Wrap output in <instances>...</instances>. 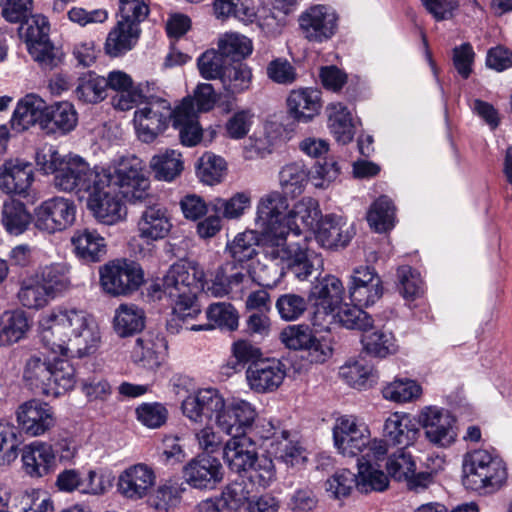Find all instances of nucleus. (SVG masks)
I'll return each instance as SVG.
<instances>
[{
    "label": "nucleus",
    "mask_w": 512,
    "mask_h": 512,
    "mask_svg": "<svg viewBox=\"0 0 512 512\" xmlns=\"http://www.w3.org/2000/svg\"><path fill=\"white\" fill-rule=\"evenodd\" d=\"M285 208L284 199L278 194H265L257 204L255 227L262 234V259L250 265V276L252 282L263 287L276 286L286 274L285 263L291 256V246L287 244L289 226L277 218Z\"/></svg>",
    "instance_id": "1"
},
{
    "label": "nucleus",
    "mask_w": 512,
    "mask_h": 512,
    "mask_svg": "<svg viewBox=\"0 0 512 512\" xmlns=\"http://www.w3.org/2000/svg\"><path fill=\"white\" fill-rule=\"evenodd\" d=\"M42 344L53 353L89 356L99 347L101 336L94 319L83 310L56 308L40 321Z\"/></svg>",
    "instance_id": "2"
},
{
    "label": "nucleus",
    "mask_w": 512,
    "mask_h": 512,
    "mask_svg": "<svg viewBox=\"0 0 512 512\" xmlns=\"http://www.w3.org/2000/svg\"><path fill=\"white\" fill-rule=\"evenodd\" d=\"M204 278V270L194 261L173 264L162 278L159 289L170 300L177 317L194 318L200 313L197 295L204 288Z\"/></svg>",
    "instance_id": "3"
},
{
    "label": "nucleus",
    "mask_w": 512,
    "mask_h": 512,
    "mask_svg": "<svg viewBox=\"0 0 512 512\" xmlns=\"http://www.w3.org/2000/svg\"><path fill=\"white\" fill-rule=\"evenodd\" d=\"M257 435H242L228 440L223 458L229 469L243 482L254 487L266 488L275 480V466L271 458L258 455Z\"/></svg>",
    "instance_id": "4"
},
{
    "label": "nucleus",
    "mask_w": 512,
    "mask_h": 512,
    "mask_svg": "<svg viewBox=\"0 0 512 512\" xmlns=\"http://www.w3.org/2000/svg\"><path fill=\"white\" fill-rule=\"evenodd\" d=\"M23 379L36 394L58 397L73 389L75 369L66 359L49 356L42 352L30 355L24 366Z\"/></svg>",
    "instance_id": "5"
},
{
    "label": "nucleus",
    "mask_w": 512,
    "mask_h": 512,
    "mask_svg": "<svg viewBox=\"0 0 512 512\" xmlns=\"http://www.w3.org/2000/svg\"><path fill=\"white\" fill-rule=\"evenodd\" d=\"M462 482L465 488L483 494L498 491L507 481L505 463L486 450H475L464 456Z\"/></svg>",
    "instance_id": "6"
},
{
    "label": "nucleus",
    "mask_w": 512,
    "mask_h": 512,
    "mask_svg": "<svg viewBox=\"0 0 512 512\" xmlns=\"http://www.w3.org/2000/svg\"><path fill=\"white\" fill-rule=\"evenodd\" d=\"M101 175H107L111 188L118 187L122 196L131 204L139 201L151 202L149 180L143 173L142 161L135 157H123L117 164L101 168Z\"/></svg>",
    "instance_id": "7"
},
{
    "label": "nucleus",
    "mask_w": 512,
    "mask_h": 512,
    "mask_svg": "<svg viewBox=\"0 0 512 512\" xmlns=\"http://www.w3.org/2000/svg\"><path fill=\"white\" fill-rule=\"evenodd\" d=\"M139 101L142 106L134 113L138 138L151 143L168 128L170 122L173 123L176 107L173 109L167 99L151 94L149 84Z\"/></svg>",
    "instance_id": "8"
},
{
    "label": "nucleus",
    "mask_w": 512,
    "mask_h": 512,
    "mask_svg": "<svg viewBox=\"0 0 512 512\" xmlns=\"http://www.w3.org/2000/svg\"><path fill=\"white\" fill-rule=\"evenodd\" d=\"M19 36L24 39L28 52L43 70H53L62 63V52L49 40V24L46 17L34 15L19 27Z\"/></svg>",
    "instance_id": "9"
},
{
    "label": "nucleus",
    "mask_w": 512,
    "mask_h": 512,
    "mask_svg": "<svg viewBox=\"0 0 512 512\" xmlns=\"http://www.w3.org/2000/svg\"><path fill=\"white\" fill-rule=\"evenodd\" d=\"M109 182L107 175H101V169L90 165L77 155H66L58 174L54 177V186L64 192H86Z\"/></svg>",
    "instance_id": "10"
},
{
    "label": "nucleus",
    "mask_w": 512,
    "mask_h": 512,
    "mask_svg": "<svg viewBox=\"0 0 512 512\" xmlns=\"http://www.w3.org/2000/svg\"><path fill=\"white\" fill-rule=\"evenodd\" d=\"M144 281L141 266L134 261H117L100 269V283L104 291L118 296L136 291Z\"/></svg>",
    "instance_id": "11"
},
{
    "label": "nucleus",
    "mask_w": 512,
    "mask_h": 512,
    "mask_svg": "<svg viewBox=\"0 0 512 512\" xmlns=\"http://www.w3.org/2000/svg\"><path fill=\"white\" fill-rule=\"evenodd\" d=\"M333 442L337 451L345 457H355L368 443V426L355 415L338 416L332 428Z\"/></svg>",
    "instance_id": "12"
},
{
    "label": "nucleus",
    "mask_w": 512,
    "mask_h": 512,
    "mask_svg": "<svg viewBox=\"0 0 512 512\" xmlns=\"http://www.w3.org/2000/svg\"><path fill=\"white\" fill-rule=\"evenodd\" d=\"M76 206L68 198L56 196L43 201L34 209V226L47 233L63 231L75 220Z\"/></svg>",
    "instance_id": "13"
},
{
    "label": "nucleus",
    "mask_w": 512,
    "mask_h": 512,
    "mask_svg": "<svg viewBox=\"0 0 512 512\" xmlns=\"http://www.w3.org/2000/svg\"><path fill=\"white\" fill-rule=\"evenodd\" d=\"M255 417V409L250 403L244 400H234L230 404H225L214 421L222 432L235 438L242 437V435L258 434V426L253 425Z\"/></svg>",
    "instance_id": "14"
},
{
    "label": "nucleus",
    "mask_w": 512,
    "mask_h": 512,
    "mask_svg": "<svg viewBox=\"0 0 512 512\" xmlns=\"http://www.w3.org/2000/svg\"><path fill=\"white\" fill-rule=\"evenodd\" d=\"M419 423L429 442L438 447H449L457 438L456 419L446 409L436 406L423 408L419 414Z\"/></svg>",
    "instance_id": "15"
},
{
    "label": "nucleus",
    "mask_w": 512,
    "mask_h": 512,
    "mask_svg": "<svg viewBox=\"0 0 512 512\" xmlns=\"http://www.w3.org/2000/svg\"><path fill=\"white\" fill-rule=\"evenodd\" d=\"M280 339L289 349L301 350L310 363H323L330 355L331 348L327 343L317 339L313 331L306 325H291L283 329Z\"/></svg>",
    "instance_id": "16"
},
{
    "label": "nucleus",
    "mask_w": 512,
    "mask_h": 512,
    "mask_svg": "<svg viewBox=\"0 0 512 512\" xmlns=\"http://www.w3.org/2000/svg\"><path fill=\"white\" fill-rule=\"evenodd\" d=\"M250 282V265L226 260L215 271L214 278L208 285L207 290L212 296L224 297L241 292Z\"/></svg>",
    "instance_id": "17"
},
{
    "label": "nucleus",
    "mask_w": 512,
    "mask_h": 512,
    "mask_svg": "<svg viewBox=\"0 0 512 512\" xmlns=\"http://www.w3.org/2000/svg\"><path fill=\"white\" fill-rule=\"evenodd\" d=\"M88 209L102 224L114 225L126 217V207L107 184L99 185L88 194Z\"/></svg>",
    "instance_id": "18"
},
{
    "label": "nucleus",
    "mask_w": 512,
    "mask_h": 512,
    "mask_svg": "<svg viewBox=\"0 0 512 512\" xmlns=\"http://www.w3.org/2000/svg\"><path fill=\"white\" fill-rule=\"evenodd\" d=\"M348 291L353 303L360 306L373 305L382 297V280L374 268L359 266L353 270Z\"/></svg>",
    "instance_id": "19"
},
{
    "label": "nucleus",
    "mask_w": 512,
    "mask_h": 512,
    "mask_svg": "<svg viewBox=\"0 0 512 512\" xmlns=\"http://www.w3.org/2000/svg\"><path fill=\"white\" fill-rule=\"evenodd\" d=\"M144 206L138 221V232L142 239L157 241L164 239L172 228V222L168 210L151 195V202L139 201Z\"/></svg>",
    "instance_id": "20"
},
{
    "label": "nucleus",
    "mask_w": 512,
    "mask_h": 512,
    "mask_svg": "<svg viewBox=\"0 0 512 512\" xmlns=\"http://www.w3.org/2000/svg\"><path fill=\"white\" fill-rule=\"evenodd\" d=\"M17 422L23 432L39 436L50 430L56 422L53 408L39 400H29L19 406Z\"/></svg>",
    "instance_id": "21"
},
{
    "label": "nucleus",
    "mask_w": 512,
    "mask_h": 512,
    "mask_svg": "<svg viewBox=\"0 0 512 512\" xmlns=\"http://www.w3.org/2000/svg\"><path fill=\"white\" fill-rule=\"evenodd\" d=\"M299 26L308 41L320 43L334 35L336 16L326 6L316 5L300 15Z\"/></svg>",
    "instance_id": "22"
},
{
    "label": "nucleus",
    "mask_w": 512,
    "mask_h": 512,
    "mask_svg": "<svg viewBox=\"0 0 512 512\" xmlns=\"http://www.w3.org/2000/svg\"><path fill=\"white\" fill-rule=\"evenodd\" d=\"M183 478L195 489H213L223 479L222 465L217 458L198 456L183 468Z\"/></svg>",
    "instance_id": "23"
},
{
    "label": "nucleus",
    "mask_w": 512,
    "mask_h": 512,
    "mask_svg": "<svg viewBox=\"0 0 512 512\" xmlns=\"http://www.w3.org/2000/svg\"><path fill=\"white\" fill-rule=\"evenodd\" d=\"M344 287L339 278L334 275H325L317 278L310 289L309 299L316 306L315 318L323 319L336 311L342 303Z\"/></svg>",
    "instance_id": "24"
},
{
    "label": "nucleus",
    "mask_w": 512,
    "mask_h": 512,
    "mask_svg": "<svg viewBox=\"0 0 512 512\" xmlns=\"http://www.w3.org/2000/svg\"><path fill=\"white\" fill-rule=\"evenodd\" d=\"M226 402L218 390L208 388L199 390L182 402L183 414L191 421L202 423L204 419H216Z\"/></svg>",
    "instance_id": "25"
},
{
    "label": "nucleus",
    "mask_w": 512,
    "mask_h": 512,
    "mask_svg": "<svg viewBox=\"0 0 512 512\" xmlns=\"http://www.w3.org/2000/svg\"><path fill=\"white\" fill-rule=\"evenodd\" d=\"M286 376L285 365L276 358H264L248 366L246 377L250 388L259 393L272 392Z\"/></svg>",
    "instance_id": "26"
},
{
    "label": "nucleus",
    "mask_w": 512,
    "mask_h": 512,
    "mask_svg": "<svg viewBox=\"0 0 512 512\" xmlns=\"http://www.w3.org/2000/svg\"><path fill=\"white\" fill-rule=\"evenodd\" d=\"M269 194H278L284 199L286 208L281 211L277 218L281 224L289 226V233L291 231H294L296 234L300 233L296 219H300L303 225L311 230H315L323 219L319 203L314 198L304 197L294 205L292 210H288L289 204L287 198L282 193L272 191Z\"/></svg>",
    "instance_id": "27"
},
{
    "label": "nucleus",
    "mask_w": 512,
    "mask_h": 512,
    "mask_svg": "<svg viewBox=\"0 0 512 512\" xmlns=\"http://www.w3.org/2000/svg\"><path fill=\"white\" fill-rule=\"evenodd\" d=\"M167 342L155 333H145L138 337L131 352L132 361L140 368L156 371L165 360Z\"/></svg>",
    "instance_id": "28"
},
{
    "label": "nucleus",
    "mask_w": 512,
    "mask_h": 512,
    "mask_svg": "<svg viewBox=\"0 0 512 512\" xmlns=\"http://www.w3.org/2000/svg\"><path fill=\"white\" fill-rule=\"evenodd\" d=\"M194 99L186 97L176 106L173 127L179 131L182 145L193 147L200 143L203 129L198 122Z\"/></svg>",
    "instance_id": "29"
},
{
    "label": "nucleus",
    "mask_w": 512,
    "mask_h": 512,
    "mask_svg": "<svg viewBox=\"0 0 512 512\" xmlns=\"http://www.w3.org/2000/svg\"><path fill=\"white\" fill-rule=\"evenodd\" d=\"M33 180V168L30 163L18 159L8 160L0 167V189L7 194L26 193Z\"/></svg>",
    "instance_id": "30"
},
{
    "label": "nucleus",
    "mask_w": 512,
    "mask_h": 512,
    "mask_svg": "<svg viewBox=\"0 0 512 512\" xmlns=\"http://www.w3.org/2000/svg\"><path fill=\"white\" fill-rule=\"evenodd\" d=\"M23 470L32 478L49 474L55 466V453L48 443L35 441L22 449Z\"/></svg>",
    "instance_id": "31"
},
{
    "label": "nucleus",
    "mask_w": 512,
    "mask_h": 512,
    "mask_svg": "<svg viewBox=\"0 0 512 512\" xmlns=\"http://www.w3.org/2000/svg\"><path fill=\"white\" fill-rule=\"evenodd\" d=\"M315 230L317 242L330 249L345 247L355 235L353 225L335 215H326Z\"/></svg>",
    "instance_id": "32"
},
{
    "label": "nucleus",
    "mask_w": 512,
    "mask_h": 512,
    "mask_svg": "<svg viewBox=\"0 0 512 512\" xmlns=\"http://www.w3.org/2000/svg\"><path fill=\"white\" fill-rule=\"evenodd\" d=\"M154 482L152 469L144 464H136L121 473L118 487L126 498L137 500L147 495Z\"/></svg>",
    "instance_id": "33"
},
{
    "label": "nucleus",
    "mask_w": 512,
    "mask_h": 512,
    "mask_svg": "<svg viewBox=\"0 0 512 512\" xmlns=\"http://www.w3.org/2000/svg\"><path fill=\"white\" fill-rule=\"evenodd\" d=\"M78 113L74 105L68 101L56 102L47 108L41 130L46 134L65 135L75 129Z\"/></svg>",
    "instance_id": "34"
},
{
    "label": "nucleus",
    "mask_w": 512,
    "mask_h": 512,
    "mask_svg": "<svg viewBox=\"0 0 512 512\" xmlns=\"http://www.w3.org/2000/svg\"><path fill=\"white\" fill-rule=\"evenodd\" d=\"M417 423L408 414L393 413L384 423L383 433L387 441L393 445L407 448L416 441L419 435Z\"/></svg>",
    "instance_id": "35"
},
{
    "label": "nucleus",
    "mask_w": 512,
    "mask_h": 512,
    "mask_svg": "<svg viewBox=\"0 0 512 512\" xmlns=\"http://www.w3.org/2000/svg\"><path fill=\"white\" fill-rule=\"evenodd\" d=\"M320 91L311 88L290 92L287 98L289 115L298 122L311 121L320 111Z\"/></svg>",
    "instance_id": "36"
},
{
    "label": "nucleus",
    "mask_w": 512,
    "mask_h": 512,
    "mask_svg": "<svg viewBox=\"0 0 512 512\" xmlns=\"http://www.w3.org/2000/svg\"><path fill=\"white\" fill-rule=\"evenodd\" d=\"M47 108L46 102L38 95H26L18 102L13 113L11 119L13 128L24 131L35 124H38L41 128V122L44 120Z\"/></svg>",
    "instance_id": "37"
},
{
    "label": "nucleus",
    "mask_w": 512,
    "mask_h": 512,
    "mask_svg": "<svg viewBox=\"0 0 512 512\" xmlns=\"http://www.w3.org/2000/svg\"><path fill=\"white\" fill-rule=\"evenodd\" d=\"M71 243L76 256L84 262H99L106 255L105 239L95 230L75 231Z\"/></svg>",
    "instance_id": "38"
},
{
    "label": "nucleus",
    "mask_w": 512,
    "mask_h": 512,
    "mask_svg": "<svg viewBox=\"0 0 512 512\" xmlns=\"http://www.w3.org/2000/svg\"><path fill=\"white\" fill-rule=\"evenodd\" d=\"M261 238L262 234L258 227L255 230L238 233L226 245L227 260L238 264L251 265L252 259L257 255L256 246L261 249Z\"/></svg>",
    "instance_id": "39"
},
{
    "label": "nucleus",
    "mask_w": 512,
    "mask_h": 512,
    "mask_svg": "<svg viewBox=\"0 0 512 512\" xmlns=\"http://www.w3.org/2000/svg\"><path fill=\"white\" fill-rule=\"evenodd\" d=\"M105 80L107 89L119 92L118 99H114V106L122 111L129 110L133 103L141 99V95L146 90V86L139 88V91L134 90L130 75L119 70L111 71Z\"/></svg>",
    "instance_id": "40"
},
{
    "label": "nucleus",
    "mask_w": 512,
    "mask_h": 512,
    "mask_svg": "<svg viewBox=\"0 0 512 512\" xmlns=\"http://www.w3.org/2000/svg\"><path fill=\"white\" fill-rule=\"evenodd\" d=\"M29 321L23 310H7L0 315V347H8L23 339Z\"/></svg>",
    "instance_id": "41"
},
{
    "label": "nucleus",
    "mask_w": 512,
    "mask_h": 512,
    "mask_svg": "<svg viewBox=\"0 0 512 512\" xmlns=\"http://www.w3.org/2000/svg\"><path fill=\"white\" fill-rule=\"evenodd\" d=\"M140 32L139 27L126 25L124 21H118L106 38V53L112 57H118L130 51L137 43Z\"/></svg>",
    "instance_id": "42"
},
{
    "label": "nucleus",
    "mask_w": 512,
    "mask_h": 512,
    "mask_svg": "<svg viewBox=\"0 0 512 512\" xmlns=\"http://www.w3.org/2000/svg\"><path fill=\"white\" fill-rule=\"evenodd\" d=\"M114 330L120 337H129L142 331L145 313L135 304H121L115 311Z\"/></svg>",
    "instance_id": "43"
},
{
    "label": "nucleus",
    "mask_w": 512,
    "mask_h": 512,
    "mask_svg": "<svg viewBox=\"0 0 512 512\" xmlns=\"http://www.w3.org/2000/svg\"><path fill=\"white\" fill-rule=\"evenodd\" d=\"M328 127L335 139L347 144L352 141L355 130L350 111L342 103H332L327 107Z\"/></svg>",
    "instance_id": "44"
},
{
    "label": "nucleus",
    "mask_w": 512,
    "mask_h": 512,
    "mask_svg": "<svg viewBox=\"0 0 512 512\" xmlns=\"http://www.w3.org/2000/svg\"><path fill=\"white\" fill-rule=\"evenodd\" d=\"M322 258L309 249H293L291 256L285 263L286 272H290L299 280H306L312 273L322 268Z\"/></svg>",
    "instance_id": "45"
},
{
    "label": "nucleus",
    "mask_w": 512,
    "mask_h": 512,
    "mask_svg": "<svg viewBox=\"0 0 512 512\" xmlns=\"http://www.w3.org/2000/svg\"><path fill=\"white\" fill-rule=\"evenodd\" d=\"M75 96L82 103L96 104L107 97V83L105 77L95 72H88L80 76L75 88Z\"/></svg>",
    "instance_id": "46"
},
{
    "label": "nucleus",
    "mask_w": 512,
    "mask_h": 512,
    "mask_svg": "<svg viewBox=\"0 0 512 512\" xmlns=\"http://www.w3.org/2000/svg\"><path fill=\"white\" fill-rule=\"evenodd\" d=\"M220 81L227 96L241 94L250 88L252 71L243 63L228 64L221 74Z\"/></svg>",
    "instance_id": "47"
},
{
    "label": "nucleus",
    "mask_w": 512,
    "mask_h": 512,
    "mask_svg": "<svg viewBox=\"0 0 512 512\" xmlns=\"http://www.w3.org/2000/svg\"><path fill=\"white\" fill-rule=\"evenodd\" d=\"M150 168L156 179L170 182L183 170L181 154L173 149L160 152L151 158Z\"/></svg>",
    "instance_id": "48"
},
{
    "label": "nucleus",
    "mask_w": 512,
    "mask_h": 512,
    "mask_svg": "<svg viewBox=\"0 0 512 512\" xmlns=\"http://www.w3.org/2000/svg\"><path fill=\"white\" fill-rule=\"evenodd\" d=\"M327 317L331 318L330 323L337 321L347 329L366 332L373 326L372 317L356 303L354 305L340 304L336 311Z\"/></svg>",
    "instance_id": "49"
},
{
    "label": "nucleus",
    "mask_w": 512,
    "mask_h": 512,
    "mask_svg": "<svg viewBox=\"0 0 512 512\" xmlns=\"http://www.w3.org/2000/svg\"><path fill=\"white\" fill-rule=\"evenodd\" d=\"M32 216L26 206L17 200L5 201L2 207V224L13 235H20L28 228Z\"/></svg>",
    "instance_id": "50"
},
{
    "label": "nucleus",
    "mask_w": 512,
    "mask_h": 512,
    "mask_svg": "<svg viewBox=\"0 0 512 512\" xmlns=\"http://www.w3.org/2000/svg\"><path fill=\"white\" fill-rule=\"evenodd\" d=\"M309 171L301 162H292L283 166L279 172V183L283 193L300 195L309 180Z\"/></svg>",
    "instance_id": "51"
},
{
    "label": "nucleus",
    "mask_w": 512,
    "mask_h": 512,
    "mask_svg": "<svg viewBox=\"0 0 512 512\" xmlns=\"http://www.w3.org/2000/svg\"><path fill=\"white\" fill-rule=\"evenodd\" d=\"M361 343L367 354L379 358H385L398 350L393 333L383 329L364 334Z\"/></svg>",
    "instance_id": "52"
},
{
    "label": "nucleus",
    "mask_w": 512,
    "mask_h": 512,
    "mask_svg": "<svg viewBox=\"0 0 512 512\" xmlns=\"http://www.w3.org/2000/svg\"><path fill=\"white\" fill-rule=\"evenodd\" d=\"M209 206L215 214L226 219H238L250 208L251 194L249 192H237L229 199L215 198Z\"/></svg>",
    "instance_id": "53"
},
{
    "label": "nucleus",
    "mask_w": 512,
    "mask_h": 512,
    "mask_svg": "<svg viewBox=\"0 0 512 512\" xmlns=\"http://www.w3.org/2000/svg\"><path fill=\"white\" fill-rule=\"evenodd\" d=\"M69 269L64 264H52L45 266L38 276V279L44 286L51 298L69 289L71 281L69 278Z\"/></svg>",
    "instance_id": "54"
},
{
    "label": "nucleus",
    "mask_w": 512,
    "mask_h": 512,
    "mask_svg": "<svg viewBox=\"0 0 512 512\" xmlns=\"http://www.w3.org/2000/svg\"><path fill=\"white\" fill-rule=\"evenodd\" d=\"M17 297L22 306L36 310L45 307L52 299L38 277L24 279Z\"/></svg>",
    "instance_id": "55"
},
{
    "label": "nucleus",
    "mask_w": 512,
    "mask_h": 512,
    "mask_svg": "<svg viewBox=\"0 0 512 512\" xmlns=\"http://www.w3.org/2000/svg\"><path fill=\"white\" fill-rule=\"evenodd\" d=\"M340 376L351 387L362 389L376 380L373 367L364 359L349 361L340 368Z\"/></svg>",
    "instance_id": "56"
},
{
    "label": "nucleus",
    "mask_w": 512,
    "mask_h": 512,
    "mask_svg": "<svg viewBox=\"0 0 512 512\" xmlns=\"http://www.w3.org/2000/svg\"><path fill=\"white\" fill-rule=\"evenodd\" d=\"M261 350L246 340H238L232 345V355L227 361V368L233 372H239L248 364L252 366L258 361H262Z\"/></svg>",
    "instance_id": "57"
},
{
    "label": "nucleus",
    "mask_w": 512,
    "mask_h": 512,
    "mask_svg": "<svg viewBox=\"0 0 512 512\" xmlns=\"http://www.w3.org/2000/svg\"><path fill=\"white\" fill-rule=\"evenodd\" d=\"M358 466V480L357 488L361 492L367 493L370 490L383 491L388 487L387 475L378 468L374 467V464L370 462H357Z\"/></svg>",
    "instance_id": "58"
},
{
    "label": "nucleus",
    "mask_w": 512,
    "mask_h": 512,
    "mask_svg": "<svg viewBox=\"0 0 512 512\" xmlns=\"http://www.w3.org/2000/svg\"><path fill=\"white\" fill-rule=\"evenodd\" d=\"M367 221L376 232H385L393 227L394 207L386 196L378 198L371 206Z\"/></svg>",
    "instance_id": "59"
},
{
    "label": "nucleus",
    "mask_w": 512,
    "mask_h": 512,
    "mask_svg": "<svg viewBox=\"0 0 512 512\" xmlns=\"http://www.w3.org/2000/svg\"><path fill=\"white\" fill-rule=\"evenodd\" d=\"M226 171L225 160L212 153H205L197 167V175L200 180L208 185H215L222 181Z\"/></svg>",
    "instance_id": "60"
},
{
    "label": "nucleus",
    "mask_w": 512,
    "mask_h": 512,
    "mask_svg": "<svg viewBox=\"0 0 512 512\" xmlns=\"http://www.w3.org/2000/svg\"><path fill=\"white\" fill-rule=\"evenodd\" d=\"M218 47L225 59L230 58L234 63H241L252 52L251 41L239 34H227L220 40Z\"/></svg>",
    "instance_id": "61"
},
{
    "label": "nucleus",
    "mask_w": 512,
    "mask_h": 512,
    "mask_svg": "<svg viewBox=\"0 0 512 512\" xmlns=\"http://www.w3.org/2000/svg\"><path fill=\"white\" fill-rule=\"evenodd\" d=\"M398 290L408 300H414L423 293L420 273L410 266H401L397 270Z\"/></svg>",
    "instance_id": "62"
},
{
    "label": "nucleus",
    "mask_w": 512,
    "mask_h": 512,
    "mask_svg": "<svg viewBox=\"0 0 512 512\" xmlns=\"http://www.w3.org/2000/svg\"><path fill=\"white\" fill-rule=\"evenodd\" d=\"M382 393L385 399L397 403H405L419 397L421 387L413 380H395L384 387Z\"/></svg>",
    "instance_id": "63"
},
{
    "label": "nucleus",
    "mask_w": 512,
    "mask_h": 512,
    "mask_svg": "<svg viewBox=\"0 0 512 512\" xmlns=\"http://www.w3.org/2000/svg\"><path fill=\"white\" fill-rule=\"evenodd\" d=\"M386 469L397 480L411 479L415 475L416 464L409 453L399 449L388 458Z\"/></svg>",
    "instance_id": "64"
}]
</instances>
